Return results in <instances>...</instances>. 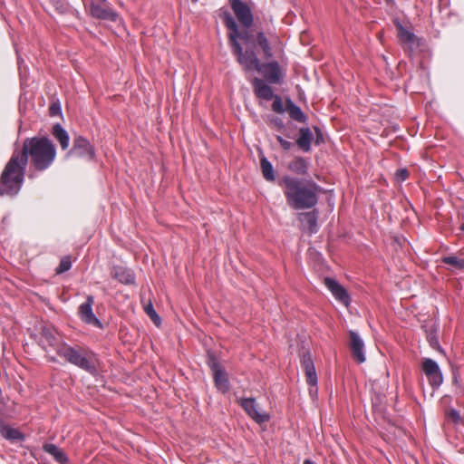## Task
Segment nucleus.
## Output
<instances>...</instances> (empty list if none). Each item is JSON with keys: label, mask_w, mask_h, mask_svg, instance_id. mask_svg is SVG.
Masks as SVG:
<instances>
[{"label": "nucleus", "mask_w": 464, "mask_h": 464, "mask_svg": "<svg viewBox=\"0 0 464 464\" xmlns=\"http://www.w3.org/2000/svg\"><path fill=\"white\" fill-rule=\"evenodd\" d=\"M288 169L295 174L305 175L308 170V163L304 158H295L289 163Z\"/></svg>", "instance_id": "obj_24"}, {"label": "nucleus", "mask_w": 464, "mask_h": 464, "mask_svg": "<svg viewBox=\"0 0 464 464\" xmlns=\"http://www.w3.org/2000/svg\"><path fill=\"white\" fill-rule=\"evenodd\" d=\"M52 3H53L55 5H57V8H62L63 6V0H50Z\"/></svg>", "instance_id": "obj_38"}, {"label": "nucleus", "mask_w": 464, "mask_h": 464, "mask_svg": "<svg viewBox=\"0 0 464 464\" xmlns=\"http://www.w3.org/2000/svg\"><path fill=\"white\" fill-rule=\"evenodd\" d=\"M111 276L124 285H133L135 283L133 273L130 269L121 266H114L111 271Z\"/></svg>", "instance_id": "obj_19"}, {"label": "nucleus", "mask_w": 464, "mask_h": 464, "mask_svg": "<svg viewBox=\"0 0 464 464\" xmlns=\"http://www.w3.org/2000/svg\"><path fill=\"white\" fill-rule=\"evenodd\" d=\"M301 364L305 372L306 382L311 386H315L317 384V375L314 361L309 352L303 353L301 358Z\"/></svg>", "instance_id": "obj_17"}, {"label": "nucleus", "mask_w": 464, "mask_h": 464, "mask_svg": "<svg viewBox=\"0 0 464 464\" xmlns=\"http://www.w3.org/2000/svg\"><path fill=\"white\" fill-rule=\"evenodd\" d=\"M377 389L378 383L376 382H373V383L372 384V392L373 394L372 397V406L378 411H382L385 395L382 392L377 391Z\"/></svg>", "instance_id": "obj_25"}, {"label": "nucleus", "mask_w": 464, "mask_h": 464, "mask_svg": "<svg viewBox=\"0 0 464 464\" xmlns=\"http://www.w3.org/2000/svg\"><path fill=\"white\" fill-rule=\"evenodd\" d=\"M314 129L316 132L315 143L320 144V143L324 142V136H323L321 130L318 127H314Z\"/></svg>", "instance_id": "obj_37"}, {"label": "nucleus", "mask_w": 464, "mask_h": 464, "mask_svg": "<svg viewBox=\"0 0 464 464\" xmlns=\"http://www.w3.org/2000/svg\"><path fill=\"white\" fill-rule=\"evenodd\" d=\"M68 154L92 160L95 150L88 140L82 136H77L74 138L72 148Z\"/></svg>", "instance_id": "obj_13"}, {"label": "nucleus", "mask_w": 464, "mask_h": 464, "mask_svg": "<svg viewBox=\"0 0 464 464\" xmlns=\"http://www.w3.org/2000/svg\"><path fill=\"white\" fill-rule=\"evenodd\" d=\"M39 343L42 347L48 352L50 347H58V338L54 329L48 326H44L40 334Z\"/></svg>", "instance_id": "obj_18"}, {"label": "nucleus", "mask_w": 464, "mask_h": 464, "mask_svg": "<svg viewBox=\"0 0 464 464\" xmlns=\"http://www.w3.org/2000/svg\"><path fill=\"white\" fill-rule=\"evenodd\" d=\"M238 403L256 423L262 424L269 420V415L262 411L254 398H242L238 400Z\"/></svg>", "instance_id": "obj_10"}, {"label": "nucleus", "mask_w": 464, "mask_h": 464, "mask_svg": "<svg viewBox=\"0 0 464 464\" xmlns=\"http://www.w3.org/2000/svg\"><path fill=\"white\" fill-rule=\"evenodd\" d=\"M270 124L273 127L276 128L277 130H282L285 127L284 121H282V119L277 118V117L271 119Z\"/></svg>", "instance_id": "obj_33"}, {"label": "nucleus", "mask_w": 464, "mask_h": 464, "mask_svg": "<svg viewBox=\"0 0 464 464\" xmlns=\"http://www.w3.org/2000/svg\"><path fill=\"white\" fill-rule=\"evenodd\" d=\"M285 104H286L285 109L293 120H295L298 122H305L306 121L305 114L302 111L300 107H298L297 105H295L294 103V102L291 99H286Z\"/></svg>", "instance_id": "obj_22"}, {"label": "nucleus", "mask_w": 464, "mask_h": 464, "mask_svg": "<svg viewBox=\"0 0 464 464\" xmlns=\"http://www.w3.org/2000/svg\"><path fill=\"white\" fill-rule=\"evenodd\" d=\"M0 432L2 433V435H8V436H11V435H22L17 430H14V429L5 428V427H3L0 430Z\"/></svg>", "instance_id": "obj_34"}, {"label": "nucleus", "mask_w": 464, "mask_h": 464, "mask_svg": "<svg viewBox=\"0 0 464 464\" xmlns=\"http://www.w3.org/2000/svg\"><path fill=\"white\" fill-rule=\"evenodd\" d=\"M53 136L60 143L63 150H67L69 147V135L67 131L62 127L61 124L56 123L53 126L52 130Z\"/></svg>", "instance_id": "obj_21"}, {"label": "nucleus", "mask_w": 464, "mask_h": 464, "mask_svg": "<svg viewBox=\"0 0 464 464\" xmlns=\"http://www.w3.org/2000/svg\"><path fill=\"white\" fill-rule=\"evenodd\" d=\"M387 2H392V0H386Z\"/></svg>", "instance_id": "obj_44"}, {"label": "nucleus", "mask_w": 464, "mask_h": 464, "mask_svg": "<svg viewBox=\"0 0 464 464\" xmlns=\"http://www.w3.org/2000/svg\"><path fill=\"white\" fill-rule=\"evenodd\" d=\"M460 229H461L462 231H464V224H462V225L460 226Z\"/></svg>", "instance_id": "obj_43"}, {"label": "nucleus", "mask_w": 464, "mask_h": 464, "mask_svg": "<svg viewBox=\"0 0 464 464\" xmlns=\"http://www.w3.org/2000/svg\"><path fill=\"white\" fill-rule=\"evenodd\" d=\"M260 167L262 174L267 181H274L276 179L273 166L266 157L261 158Z\"/></svg>", "instance_id": "obj_26"}, {"label": "nucleus", "mask_w": 464, "mask_h": 464, "mask_svg": "<svg viewBox=\"0 0 464 464\" xmlns=\"http://www.w3.org/2000/svg\"><path fill=\"white\" fill-rule=\"evenodd\" d=\"M324 285L337 301L344 304L346 307L349 306L351 299L343 286H342L336 280L330 277L324 278Z\"/></svg>", "instance_id": "obj_15"}, {"label": "nucleus", "mask_w": 464, "mask_h": 464, "mask_svg": "<svg viewBox=\"0 0 464 464\" xmlns=\"http://www.w3.org/2000/svg\"><path fill=\"white\" fill-rule=\"evenodd\" d=\"M313 139L314 136L309 128H301L299 130V137L296 140V144L302 150L308 152L311 150Z\"/></svg>", "instance_id": "obj_20"}, {"label": "nucleus", "mask_w": 464, "mask_h": 464, "mask_svg": "<svg viewBox=\"0 0 464 464\" xmlns=\"http://www.w3.org/2000/svg\"><path fill=\"white\" fill-rule=\"evenodd\" d=\"M228 1L234 14L236 15L239 24L245 27V31L257 32L256 30L250 29L254 22V17L249 5L241 0ZM239 32H244V30Z\"/></svg>", "instance_id": "obj_7"}, {"label": "nucleus", "mask_w": 464, "mask_h": 464, "mask_svg": "<svg viewBox=\"0 0 464 464\" xmlns=\"http://www.w3.org/2000/svg\"><path fill=\"white\" fill-rule=\"evenodd\" d=\"M319 212L315 208H312L311 211L301 212L297 215V219L300 222V229L312 235L318 231V221Z\"/></svg>", "instance_id": "obj_12"}, {"label": "nucleus", "mask_w": 464, "mask_h": 464, "mask_svg": "<svg viewBox=\"0 0 464 464\" xmlns=\"http://www.w3.org/2000/svg\"><path fill=\"white\" fill-rule=\"evenodd\" d=\"M442 262L449 265L454 269L463 270L464 269V259L459 258L456 256H447L442 258Z\"/></svg>", "instance_id": "obj_27"}, {"label": "nucleus", "mask_w": 464, "mask_h": 464, "mask_svg": "<svg viewBox=\"0 0 464 464\" xmlns=\"http://www.w3.org/2000/svg\"><path fill=\"white\" fill-rule=\"evenodd\" d=\"M208 365L213 372V379L217 389L227 392L229 389V382L225 368L220 364L213 353L208 355Z\"/></svg>", "instance_id": "obj_8"}, {"label": "nucleus", "mask_w": 464, "mask_h": 464, "mask_svg": "<svg viewBox=\"0 0 464 464\" xmlns=\"http://www.w3.org/2000/svg\"><path fill=\"white\" fill-rule=\"evenodd\" d=\"M20 156L30 161L31 166L37 171L47 169L54 161L56 148L53 142L46 137L27 138L23 143Z\"/></svg>", "instance_id": "obj_3"}, {"label": "nucleus", "mask_w": 464, "mask_h": 464, "mask_svg": "<svg viewBox=\"0 0 464 464\" xmlns=\"http://www.w3.org/2000/svg\"><path fill=\"white\" fill-rule=\"evenodd\" d=\"M452 416L453 417H456V418H459V413L456 411H452Z\"/></svg>", "instance_id": "obj_40"}, {"label": "nucleus", "mask_w": 464, "mask_h": 464, "mask_svg": "<svg viewBox=\"0 0 464 464\" xmlns=\"http://www.w3.org/2000/svg\"><path fill=\"white\" fill-rule=\"evenodd\" d=\"M49 113L51 116H56L61 114V105L59 102H53L49 108Z\"/></svg>", "instance_id": "obj_31"}, {"label": "nucleus", "mask_w": 464, "mask_h": 464, "mask_svg": "<svg viewBox=\"0 0 464 464\" xmlns=\"http://www.w3.org/2000/svg\"><path fill=\"white\" fill-rule=\"evenodd\" d=\"M144 311L147 314V315L151 319V321L155 324V325L159 327L161 324V319L155 311V309L153 308V305L150 302L144 306Z\"/></svg>", "instance_id": "obj_28"}, {"label": "nucleus", "mask_w": 464, "mask_h": 464, "mask_svg": "<svg viewBox=\"0 0 464 464\" xmlns=\"http://www.w3.org/2000/svg\"><path fill=\"white\" fill-rule=\"evenodd\" d=\"M59 356L63 358L67 362L73 364L91 374H96V360L92 353L81 348L72 347L68 344L62 343L55 348Z\"/></svg>", "instance_id": "obj_5"}, {"label": "nucleus", "mask_w": 464, "mask_h": 464, "mask_svg": "<svg viewBox=\"0 0 464 464\" xmlns=\"http://www.w3.org/2000/svg\"><path fill=\"white\" fill-rule=\"evenodd\" d=\"M394 24L398 30V36L400 38L401 44L403 45L406 43V29L398 19L394 20Z\"/></svg>", "instance_id": "obj_30"}, {"label": "nucleus", "mask_w": 464, "mask_h": 464, "mask_svg": "<svg viewBox=\"0 0 464 464\" xmlns=\"http://www.w3.org/2000/svg\"><path fill=\"white\" fill-rule=\"evenodd\" d=\"M252 86L255 95L266 101L274 99L272 103V110L276 113H283L285 108L281 98L278 95H274L272 88L266 82L264 79L254 78L252 81Z\"/></svg>", "instance_id": "obj_6"}, {"label": "nucleus", "mask_w": 464, "mask_h": 464, "mask_svg": "<svg viewBox=\"0 0 464 464\" xmlns=\"http://www.w3.org/2000/svg\"><path fill=\"white\" fill-rule=\"evenodd\" d=\"M284 188L287 205L295 210L314 208L319 201V194L324 189L312 179L285 176L279 182Z\"/></svg>", "instance_id": "obj_2"}, {"label": "nucleus", "mask_w": 464, "mask_h": 464, "mask_svg": "<svg viewBox=\"0 0 464 464\" xmlns=\"http://www.w3.org/2000/svg\"><path fill=\"white\" fill-rule=\"evenodd\" d=\"M406 179V169H401L396 173V180L398 182H403Z\"/></svg>", "instance_id": "obj_35"}, {"label": "nucleus", "mask_w": 464, "mask_h": 464, "mask_svg": "<svg viewBox=\"0 0 464 464\" xmlns=\"http://www.w3.org/2000/svg\"><path fill=\"white\" fill-rule=\"evenodd\" d=\"M7 439L11 440H17V439H22L23 437H14V436H12V437H6Z\"/></svg>", "instance_id": "obj_39"}, {"label": "nucleus", "mask_w": 464, "mask_h": 464, "mask_svg": "<svg viewBox=\"0 0 464 464\" xmlns=\"http://www.w3.org/2000/svg\"><path fill=\"white\" fill-rule=\"evenodd\" d=\"M276 139L280 143L281 147L285 150H290L293 147V143L292 142L283 139L280 135H276Z\"/></svg>", "instance_id": "obj_32"}, {"label": "nucleus", "mask_w": 464, "mask_h": 464, "mask_svg": "<svg viewBox=\"0 0 464 464\" xmlns=\"http://www.w3.org/2000/svg\"><path fill=\"white\" fill-rule=\"evenodd\" d=\"M407 38H408V49L411 48L414 45L415 42L418 41L416 36L413 34L410 33L409 31H408Z\"/></svg>", "instance_id": "obj_36"}, {"label": "nucleus", "mask_w": 464, "mask_h": 464, "mask_svg": "<svg viewBox=\"0 0 464 464\" xmlns=\"http://www.w3.org/2000/svg\"><path fill=\"white\" fill-rule=\"evenodd\" d=\"M304 464H314V463L309 459H305Z\"/></svg>", "instance_id": "obj_41"}, {"label": "nucleus", "mask_w": 464, "mask_h": 464, "mask_svg": "<svg viewBox=\"0 0 464 464\" xmlns=\"http://www.w3.org/2000/svg\"><path fill=\"white\" fill-rule=\"evenodd\" d=\"M26 165L18 152L13 153L0 176V196H14L20 191Z\"/></svg>", "instance_id": "obj_4"}, {"label": "nucleus", "mask_w": 464, "mask_h": 464, "mask_svg": "<svg viewBox=\"0 0 464 464\" xmlns=\"http://www.w3.org/2000/svg\"><path fill=\"white\" fill-rule=\"evenodd\" d=\"M72 266V258L71 256H65L62 257L59 266L55 269V273L57 275L63 274L68 271Z\"/></svg>", "instance_id": "obj_29"}, {"label": "nucleus", "mask_w": 464, "mask_h": 464, "mask_svg": "<svg viewBox=\"0 0 464 464\" xmlns=\"http://www.w3.org/2000/svg\"><path fill=\"white\" fill-rule=\"evenodd\" d=\"M394 241H395L396 243H398V244L401 246V244L398 241V238H397V237H394Z\"/></svg>", "instance_id": "obj_42"}, {"label": "nucleus", "mask_w": 464, "mask_h": 464, "mask_svg": "<svg viewBox=\"0 0 464 464\" xmlns=\"http://www.w3.org/2000/svg\"><path fill=\"white\" fill-rule=\"evenodd\" d=\"M94 304V298L92 295H88L86 301L79 306V316L82 322L87 324L102 328L101 321L95 316L92 312V305Z\"/></svg>", "instance_id": "obj_14"}, {"label": "nucleus", "mask_w": 464, "mask_h": 464, "mask_svg": "<svg viewBox=\"0 0 464 464\" xmlns=\"http://www.w3.org/2000/svg\"><path fill=\"white\" fill-rule=\"evenodd\" d=\"M422 370L433 389H438L443 382V376L439 364L432 359H425Z\"/></svg>", "instance_id": "obj_11"}, {"label": "nucleus", "mask_w": 464, "mask_h": 464, "mask_svg": "<svg viewBox=\"0 0 464 464\" xmlns=\"http://www.w3.org/2000/svg\"><path fill=\"white\" fill-rule=\"evenodd\" d=\"M224 24L230 31L228 41L232 53L237 62L246 72L256 70L261 73L265 80L272 84L282 82L284 73L278 62L262 63L257 57L260 51L266 59L273 57L270 42L264 32L244 31L239 32L238 25L228 11L220 14Z\"/></svg>", "instance_id": "obj_1"}, {"label": "nucleus", "mask_w": 464, "mask_h": 464, "mask_svg": "<svg viewBox=\"0 0 464 464\" xmlns=\"http://www.w3.org/2000/svg\"><path fill=\"white\" fill-rule=\"evenodd\" d=\"M44 450L48 452L49 454H51L53 459L58 461L59 463L61 464H65L67 463L68 461V458L67 456L65 455V453L61 450L59 449L57 446L53 445V444H44Z\"/></svg>", "instance_id": "obj_23"}, {"label": "nucleus", "mask_w": 464, "mask_h": 464, "mask_svg": "<svg viewBox=\"0 0 464 464\" xmlns=\"http://www.w3.org/2000/svg\"><path fill=\"white\" fill-rule=\"evenodd\" d=\"M350 337V349L352 352V355L353 359L359 362L362 363L365 362V355L363 353L364 343L359 334L354 331H349Z\"/></svg>", "instance_id": "obj_16"}, {"label": "nucleus", "mask_w": 464, "mask_h": 464, "mask_svg": "<svg viewBox=\"0 0 464 464\" xmlns=\"http://www.w3.org/2000/svg\"><path fill=\"white\" fill-rule=\"evenodd\" d=\"M90 14L97 19L116 22L119 14L113 11L106 0H93L89 5Z\"/></svg>", "instance_id": "obj_9"}]
</instances>
